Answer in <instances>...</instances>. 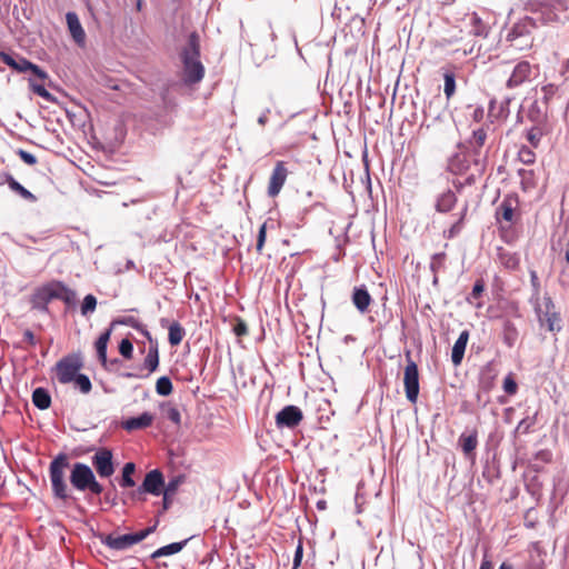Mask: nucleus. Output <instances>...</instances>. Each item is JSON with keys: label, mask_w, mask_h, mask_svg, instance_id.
<instances>
[{"label": "nucleus", "mask_w": 569, "mask_h": 569, "mask_svg": "<svg viewBox=\"0 0 569 569\" xmlns=\"http://www.w3.org/2000/svg\"><path fill=\"white\" fill-rule=\"evenodd\" d=\"M181 58L184 81L189 84L200 82L204 76V67L200 61V38L196 31L189 34L188 44L183 48Z\"/></svg>", "instance_id": "obj_1"}, {"label": "nucleus", "mask_w": 569, "mask_h": 569, "mask_svg": "<svg viewBox=\"0 0 569 569\" xmlns=\"http://www.w3.org/2000/svg\"><path fill=\"white\" fill-rule=\"evenodd\" d=\"M70 482L79 491L89 490L93 495H100L103 491V487L97 481L92 469L82 462L73 465Z\"/></svg>", "instance_id": "obj_2"}, {"label": "nucleus", "mask_w": 569, "mask_h": 569, "mask_svg": "<svg viewBox=\"0 0 569 569\" xmlns=\"http://www.w3.org/2000/svg\"><path fill=\"white\" fill-rule=\"evenodd\" d=\"M69 467V460L66 455H59L50 463V480L52 485V491L54 497L67 500L68 486L64 481L66 469Z\"/></svg>", "instance_id": "obj_3"}, {"label": "nucleus", "mask_w": 569, "mask_h": 569, "mask_svg": "<svg viewBox=\"0 0 569 569\" xmlns=\"http://www.w3.org/2000/svg\"><path fill=\"white\" fill-rule=\"evenodd\" d=\"M82 367L83 362L80 355L71 353L61 358L54 366L58 381L62 385L71 383Z\"/></svg>", "instance_id": "obj_4"}, {"label": "nucleus", "mask_w": 569, "mask_h": 569, "mask_svg": "<svg viewBox=\"0 0 569 569\" xmlns=\"http://www.w3.org/2000/svg\"><path fill=\"white\" fill-rule=\"evenodd\" d=\"M538 320L541 326H547L551 332L560 331V315L556 311V306L550 297H543L535 307Z\"/></svg>", "instance_id": "obj_5"}, {"label": "nucleus", "mask_w": 569, "mask_h": 569, "mask_svg": "<svg viewBox=\"0 0 569 569\" xmlns=\"http://www.w3.org/2000/svg\"><path fill=\"white\" fill-rule=\"evenodd\" d=\"M156 529V526L148 527L136 533H127L122 536L106 535L101 536V542L113 550H126L133 545L146 539Z\"/></svg>", "instance_id": "obj_6"}, {"label": "nucleus", "mask_w": 569, "mask_h": 569, "mask_svg": "<svg viewBox=\"0 0 569 569\" xmlns=\"http://www.w3.org/2000/svg\"><path fill=\"white\" fill-rule=\"evenodd\" d=\"M407 365L403 371V386L407 400L415 405L419 396V370L412 360L410 352H407Z\"/></svg>", "instance_id": "obj_7"}, {"label": "nucleus", "mask_w": 569, "mask_h": 569, "mask_svg": "<svg viewBox=\"0 0 569 569\" xmlns=\"http://www.w3.org/2000/svg\"><path fill=\"white\" fill-rule=\"evenodd\" d=\"M496 220L502 226H511L520 217L519 200L516 194H507L496 209Z\"/></svg>", "instance_id": "obj_8"}, {"label": "nucleus", "mask_w": 569, "mask_h": 569, "mask_svg": "<svg viewBox=\"0 0 569 569\" xmlns=\"http://www.w3.org/2000/svg\"><path fill=\"white\" fill-rule=\"evenodd\" d=\"M0 59L3 63L18 72L31 71L36 78H39L42 81L49 79L48 73L43 69L27 60L26 58H19V60H16L9 53L0 52Z\"/></svg>", "instance_id": "obj_9"}, {"label": "nucleus", "mask_w": 569, "mask_h": 569, "mask_svg": "<svg viewBox=\"0 0 569 569\" xmlns=\"http://www.w3.org/2000/svg\"><path fill=\"white\" fill-rule=\"evenodd\" d=\"M92 466L101 478H109L114 473L113 456L111 450L100 448L91 458Z\"/></svg>", "instance_id": "obj_10"}, {"label": "nucleus", "mask_w": 569, "mask_h": 569, "mask_svg": "<svg viewBox=\"0 0 569 569\" xmlns=\"http://www.w3.org/2000/svg\"><path fill=\"white\" fill-rule=\"evenodd\" d=\"M303 419V413L297 406H286L276 415V426L279 429L289 428L293 429L300 425Z\"/></svg>", "instance_id": "obj_11"}, {"label": "nucleus", "mask_w": 569, "mask_h": 569, "mask_svg": "<svg viewBox=\"0 0 569 569\" xmlns=\"http://www.w3.org/2000/svg\"><path fill=\"white\" fill-rule=\"evenodd\" d=\"M537 69L538 67L532 66L529 61L522 60L518 62L506 82L507 88L513 89L529 81Z\"/></svg>", "instance_id": "obj_12"}, {"label": "nucleus", "mask_w": 569, "mask_h": 569, "mask_svg": "<svg viewBox=\"0 0 569 569\" xmlns=\"http://www.w3.org/2000/svg\"><path fill=\"white\" fill-rule=\"evenodd\" d=\"M288 174L289 171L286 167V163L283 161H277L269 178L267 191L269 197L274 198L280 193L283 184L286 183Z\"/></svg>", "instance_id": "obj_13"}, {"label": "nucleus", "mask_w": 569, "mask_h": 569, "mask_svg": "<svg viewBox=\"0 0 569 569\" xmlns=\"http://www.w3.org/2000/svg\"><path fill=\"white\" fill-rule=\"evenodd\" d=\"M531 19H526L521 22L516 23L510 32L508 33V40L513 42L519 38H526L523 44H515L516 48L522 50L525 48H530L532 46V38L530 37L529 27H532Z\"/></svg>", "instance_id": "obj_14"}, {"label": "nucleus", "mask_w": 569, "mask_h": 569, "mask_svg": "<svg viewBox=\"0 0 569 569\" xmlns=\"http://www.w3.org/2000/svg\"><path fill=\"white\" fill-rule=\"evenodd\" d=\"M163 486V477L159 470H151L144 477V480L141 487L138 488V492H148L156 496L161 493V488Z\"/></svg>", "instance_id": "obj_15"}, {"label": "nucleus", "mask_w": 569, "mask_h": 569, "mask_svg": "<svg viewBox=\"0 0 569 569\" xmlns=\"http://www.w3.org/2000/svg\"><path fill=\"white\" fill-rule=\"evenodd\" d=\"M51 299H59L66 303H71L74 300L76 293L69 289L63 282L52 280L46 283Z\"/></svg>", "instance_id": "obj_16"}, {"label": "nucleus", "mask_w": 569, "mask_h": 569, "mask_svg": "<svg viewBox=\"0 0 569 569\" xmlns=\"http://www.w3.org/2000/svg\"><path fill=\"white\" fill-rule=\"evenodd\" d=\"M67 26L69 32L77 44L83 47L86 43V32L80 23L76 12H68L66 14Z\"/></svg>", "instance_id": "obj_17"}, {"label": "nucleus", "mask_w": 569, "mask_h": 569, "mask_svg": "<svg viewBox=\"0 0 569 569\" xmlns=\"http://www.w3.org/2000/svg\"><path fill=\"white\" fill-rule=\"evenodd\" d=\"M153 420H154L153 415H151L150 412H143L139 417H132V418H128V419L123 420L121 422V427L126 431L131 432L134 430L146 429V428L150 427L152 425Z\"/></svg>", "instance_id": "obj_18"}, {"label": "nucleus", "mask_w": 569, "mask_h": 569, "mask_svg": "<svg viewBox=\"0 0 569 569\" xmlns=\"http://www.w3.org/2000/svg\"><path fill=\"white\" fill-rule=\"evenodd\" d=\"M351 300L357 310L361 313L367 312L372 302V298L363 284L353 288Z\"/></svg>", "instance_id": "obj_19"}, {"label": "nucleus", "mask_w": 569, "mask_h": 569, "mask_svg": "<svg viewBox=\"0 0 569 569\" xmlns=\"http://www.w3.org/2000/svg\"><path fill=\"white\" fill-rule=\"evenodd\" d=\"M2 177L3 180L0 181V184L7 183L13 192L29 202H36L38 200L37 197L18 182L11 173H3Z\"/></svg>", "instance_id": "obj_20"}, {"label": "nucleus", "mask_w": 569, "mask_h": 569, "mask_svg": "<svg viewBox=\"0 0 569 569\" xmlns=\"http://www.w3.org/2000/svg\"><path fill=\"white\" fill-rule=\"evenodd\" d=\"M51 297L46 284L37 288L30 298L32 309L39 311H48V305L51 301Z\"/></svg>", "instance_id": "obj_21"}, {"label": "nucleus", "mask_w": 569, "mask_h": 569, "mask_svg": "<svg viewBox=\"0 0 569 569\" xmlns=\"http://www.w3.org/2000/svg\"><path fill=\"white\" fill-rule=\"evenodd\" d=\"M468 340L469 331H461L451 351V361L455 366H459L462 362Z\"/></svg>", "instance_id": "obj_22"}, {"label": "nucleus", "mask_w": 569, "mask_h": 569, "mask_svg": "<svg viewBox=\"0 0 569 569\" xmlns=\"http://www.w3.org/2000/svg\"><path fill=\"white\" fill-rule=\"evenodd\" d=\"M150 346L148 353L143 361V368L148 370V377L150 373L154 372L159 367V350H158V342L151 338V340H148Z\"/></svg>", "instance_id": "obj_23"}, {"label": "nucleus", "mask_w": 569, "mask_h": 569, "mask_svg": "<svg viewBox=\"0 0 569 569\" xmlns=\"http://www.w3.org/2000/svg\"><path fill=\"white\" fill-rule=\"evenodd\" d=\"M111 328L102 332L96 341L98 359L104 369H108L107 347L111 336Z\"/></svg>", "instance_id": "obj_24"}, {"label": "nucleus", "mask_w": 569, "mask_h": 569, "mask_svg": "<svg viewBox=\"0 0 569 569\" xmlns=\"http://www.w3.org/2000/svg\"><path fill=\"white\" fill-rule=\"evenodd\" d=\"M487 141V130L483 127L475 129L470 139L468 140V144L473 151L475 154H480L482 147Z\"/></svg>", "instance_id": "obj_25"}, {"label": "nucleus", "mask_w": 569, "mask_h": 569, "mask_svg": "<svg viewBox=\"0 0 569 569\" xmlns=\"http://www.w3.org/2000/svg\"><path fill=\"white\" fill-rule=\"evenodd\" d=\"M456 203H457V197H456L455 192L451 190H447L446 192H443L442 194L439 196L437 203H436V209L439 212L446 213V212H449L450 210H452L453 207L456 206Z\"/></svg>", "instance_id": "obj_26"}, {"label": "nucleus", "mask_w": 569, "mask_h": 569, "mask_svg": "<svg viewBox=\"0 0 569 569\" xmlns=\"http://www.w3.org/2000/svg\"><path fill=\"white\" fill-rule=\"evenodd\" d=\"M114 325H124L131 327L140 331L148 340H151V333L148 331L147 327L132 316H126L117 320H113L111 327H113Z\"/></svg>", "instance_id": "obj_27"}, {"label": "nucleus", "mask_w": 569, "mask_h": 569, "mask_svg": "<svg viewBox=\"0 0 569 569\" xmlns=\"http://www.w3.org/2000/svg\"><path fill=\"white\" fill-rule=\"evenodd\" d=\"M518 337H519V332H518L515 323L511 320H509V319H505L503 323H502V339H503V342L509 348H511L517 342Z\"/></svg>", "instance_id": "obj_28"}, {"label": "nucleus", "mask_w": 569, "mask_h": 569, "mask_svg": "<svg viewBox=\"0 0 569 569\" xmlns=\"http://www.w3.org/2000/svg\"><path fill=\"white\" fill-rule=\"evenodd\" d=\"M32 402L38 409L46 410L51 406V397L44 388H37L32 392Z\"/></svg>", "instance_id": "obj_29"}, {"label": "nucleus", "mask_w": 569, "mask_h": 569, "mask_svg": "<svg viewBox=\"0 0 569 569\" xmlns=\"http://www.w3.org/2000/svg\"><path fill=\"white\" fill-rule=\"evenodd\" d=\"M188 541H189V539H186L181 542H172L170 545L163 546V547L157 549L152 553L151 557L153 559H157L160 557H166V556H171V555L178 553L183 549V547L187 545Z\"/></svg>", "instance_id": "obj_30"}, {"label": "nucleus", "mask_w": 569, "mask_h": 569, "mask_svg": "<svg viewBox=\"0 0 569 569\" xmlns=\"http://www.w3.org/2000/svg\"><path fill=\"white\" fill-rule=\"evenodd\" d=\"M459 442L466 456L472 453L478 446L477 430H473L470 435H461Z\"/></svg>", "instance_id": "obj_31"}, {"label": "nucleus", "mask_w": 569, "mask_h": 569, "mask_svg": "<svg viewBox=\"0 0 569 569\" xmlns=\"http://www.w3.org/2000/svg\"><path fill=\"white\" fill-rule=\"evenodd\" d=\"M169 333H168V340L169 343L174 347L181 343L186 332L184 329L181 327V325L177 321L172 322L168 327Z\"/></svg>", "instance_id": "obj_32"}, {"label": "nucleus", "mask_w": 569, "mask_h": 569, "mask_svg": "<svg viewBox=\"0 0 569 569\" xmlns=\"http://www.w3.org/2000/svg\"><path fill=\"white\" fill-rule=\"evenodd\" d=\"M29 87L30 89L44 100L49 102H53L56 99L46 89L44 81L37 79H29Z\"/></svg>", "instance_id": "obj_33"}, {"label": "nucleus", "mask_w": 569, "mask_h": 569, "mask_svg": "<svg viewBox=\"0 0 569 569\" xmlns=\"http://www.w3.org/2000/svg\"><path fill=\"white\" fill-rule=\"evenodd\" d=\"M545 132L546 131L543 126L541 123H538L537 126H533L529 130H527L526 139L532 148H537Z\"/></svg>", "instance_id": "obj_34"}, {"label": "nucleus", "mask_w": 569, "mask_h": 569, "mask_svg": "<svg viewBox=\"0 0 569 569\" xmlns=\"http://www.w3.org/2000/svg\"><path fill=\"white\" fill-rule=\"evenodd\" d=\"M136 471V465L133 462H127L122 468V476L120 479V486L122 488H131L136 486L132 475Z\"/></svg>", "instance_id": "obj_35"}, {"label": "nucleus", "mask_w": 569, "mask_h": 569, "mask_svg": "<svg viewBox=\"0 0 569 569\" xmlns=\"http://www.w3.org/2000/svg\"><path fill=\"white\" fill-rule=\"evenodd\" d=\"M443 92L446 99L449 101L456 93V74L452 71L447 70L443 73Z\"/></svg>", "instance_id": "obj_36"}, {"label": "nucleus", "mask_w": 569, "mask_h": 569, "mask_svg": "<svg viewBox=\"0 0 569 569\" xmlns=\"http://www.w3.org/2000/svg\"><path fill=\"white\" fill-rule=\"evenodd\" d=\"M74 388L79 389L83 395H88L92 389V383L88 376L83 373H78V376L72 380Z\"/></svg>", "instance_id": "obj_37"}, {"label": "nucleus", "mask_w": 569, "mask_h": 569, "mask_svg": "<svg viewBox=\"0 0 569 569\" xmlns=\"http://www.w3.org/2000/svg\"><path fill=\"white\" fill-rule=\"evenodd\" d=\"M466 214H467V207L463 209L459 220L456 223H453L448 230H446L443 232V237L446 239H449V240L453 239L461 232Z\"/></svg>", "instance_id": "obj_38"}, {"label": "nucleus", "mask_w": 569, "mask_h": 569, "mask_svg": "<svg viewBox=\"0 0 569 569\" xmlns=\"http://www.w3.org/2000/svg\"><path fill=\"white\" fill-rule=\"evenodd\" d=\"M173 390L172 382L169 377H160L156 382V391L160 396H169Z\"/></svg>", "instance_id": "obj_39"}, {"label": "nucleus", "mask_w": 569, "mask_h": 569, "mask_svg": "<svg viewBox=\"0 0 569 569\" xmlns=\"http://www.w3.org/2000/svg\"><path fill=\"white\" fill-rule=\"evenodd\" d=\"M446 259H447V254L445 252L435 253L431 257V262H430L431 271L437 273L440 270H442L445 268Z\"/></svg>", "instance_id": "obj_40"}, {"label": "nucleus", "mask_w": 569, "mask_h": 569, "mask_svg": "<svg viewBox=\"0 0 569 569\" xmlns=\"http://www.w3.org/2000/svg\"><path fill=\"white\" fill-rule=\"evenodd\" d=\"M470 22L472 24V29L470 30L472 34L483 36L486 33V26L477 13L470 16Z\"/></svg>", "instance_id": "obj_41"}, {"label": "nucleus", "mask_w": 569, "mask_h": 569, "mask_svg": "<svg viewBox=\"0 0 569 569\" xmlns=\"http://www.w3.org/2000/svg\"><path fill=\"white\" fill-rule=\"evenodd\" d=\"M536 425V416L523 418L516 428V433L526 435L531 431V428Z\"/></svg>", "instance_id": "obj_42"}, {"label": "nucleus", "mask_w": 569, "mask_h": 569, "mask_svg": "<svg viewBox=\"0 0 569 569\" xmlns=\"http://www.w3.org/2000/svg\"><path fill=\"white\" fill-rule=\"evenodd\" d=\"M163 411L166 413V417L172 421L174 425L179 426L181 422V415L177 407L171 406L168 403L167 406H163Z\"/></svg>", "instance_id": "obj_43"}, {"label": "nucleus", "mask_w": 569, "mask_h": 569, "mask_svg": "<svg viewBox=\"0 0 569 569\" xmlns=\"http://www.w3.org/2000/svg\"><path fill=\"white\" fill-rule=\"evenodd\" d=\"M558 87L549 83L541 88L542 92V102L546 104V107L549 104V102L553 99V97L557 94ZM547 110L545 111V113Z\"/></svg>", "instance_id": "obj_44"}, {"label": "nucleus", "mask_w": 569, "mask_h": 569, "mask_svg": "<svg viewBox=\"0 0 569 569\" xmlns=\"http://www.w3.org/2000/svg\"><path fill=\"white\" fill-rule=\"evenodd\" d=\"M518 158L525 164H532L536 160V154L529 147L522 146L518 152Z\"/></svg>", "instance_id": "obj_45"}, {"label": "nucleus", "mask_w": 569, "mask_h": 569, "mask_svg": "<svg viewBox=\"0 0 569 569\" xmlns=\"http://www.w3.org/2000/svg\"><path fill=\"white\" fill-rule=\"evenodd\" d=\"M501 263L511 270H515L519 267V258L512 253H501L500 254Z\"/></svg>", "instance_id": "obj_46"}, {"label": "nucleus", "mask_w": 569, "mask_h": 569, "mask_svg": "<svg viewBox=\"0 0 569 569\" xmlns=\"http://www.w3.org/2000/svg\"><path fill=\"white\" fill-rule=\"evenodd\" d=\"M97 307V299L93 295H87L81 305V313L83 316L93 312Z\"/></svg>", "instance_id": "obj_47"}, {"label": "nucleus", "mask_w": 569, "mask_h": 569, "mask_svg": "<svg viewBox=\"0 0 569 569\" xmlns=\"http://www.w3.org/2000/svg\"><path fill=\"white\" fill-rule=\"evenodd\" d=\"M267 224H268V222L266 221L259 228V232H258V237H257V244H256V250L258 253H262V250L264 247L266 237H267Z\"/></svg>", "instance_id": "obj_48"}, {"label": "nucleus", "mask_w": 569, "mask_h": 569, "mask_svg": "<svg viewBox=\"0 0 569 569\" xmlns=\"http://www.w3.org/2000/svg\"><path fill=\"white\" fill-rule=\"evenodd\" d=\"M119 352L126 359H131L133 353V346L129 339H122L119 343Z\"/></svg>", "instance_id": "obj_49"}, {"label": "nucleus", "mask_w": 569, "mask_h": 569, "mask_svg": "<svg viewBox=\"0 0 569 569\" xmlns=\"http://www.w3.org/2000/svg\"><path fill=\"white\" fill-rule=\"evenodd\" d=\"M503 390L506 393L512 396L517 393L518 385L512 375H508L503 380Z\"/></svg>", "instance_id": "obj_50"}, {"label": "nucleus", "mask_w": 569, "mask_h": 569, "mask_svg": "<svg viewBox=\"0 0 569 569\" xmlns=\"http://www.w3.org/2000/svg\"><path fill=\"white\" fill-rule=\"evenodd\" d=\"M17 154L20 157V159L24 163H27L29 166H34L38 162L36 156H33L32 153H30V152H28V151H26L23 149L17 150Z\"/></svg>", "instance_id": "obj_51"}, {"label": "nucleus", "mask_w": 569, "mask_h": 569, "mask_svg": "<svg viewBox=\"0 0 569 569\" xmlns=\"http://www.w3.org/2000/svg\"><path fill=\"white\" fill-rule=\"evenodd\" d=\"M233 332L238 337L248 335L247 323L242 319L237 318L236 323L233 325Z\"/></svg>", "instance_id": "obj_52"}, {"label": "nucleus", "mask_w": 569, "mask_h": 569, "mask_svg": "<svg viewBox=\"0 0 569 569\" xmlns=\"http://www.w3.org/2000/svg\"><path fill=\"white\" fill-rule=\"evenodd\" d=\"M485 291V281L482 279H478L472 288L470 297L473 299H478L482 292Z\"/></svg>", "instance_id": "obj_53"}, {"label": "nucleus", "mask_w": 569, "mask_h": 569, "mask_svg": "<svg viewBox=\"0 0 569 569\" xmlns=\"http://www.w3.org/2000/svg\"><path fill=\"white\" fill-rule=\"evenodd\" d=\"M302 557H303V547H302V542L300 541L296 548L292 569H298V567L301 565Z\"/></svg>", "instance_id": "obj_54"}, {"label": "nucleus", "mask_w": 569, "mask_h": 569, "mask_svg": "<svg viewBox=\"0 0 569 569\" xmlns=\"http://www.w3.org/2000/svg\"><path fill=\"white\" fill-rule=\"evenodd\" d=\"M530 281L536 292H539L540 290V281L538 278V274L535 270L530 271Z\"/></svg>", "instance_id": "obj_55"}, {"label": "nucleus", "mask_w": 569, "mask_h": 569, "mask_svg": "<svg viewBox=\"0 0 569 569\" xmlns=\"http://www.w3.org/2000/svg\"><path fill=\"white\" fill-rule=\"evenodd\" d=\"M548 4L556 10H566V6L563 3V0H548Z\"/></svg>", "instance_id": "obj_56"}, {"label": "nucleus", "mask_w": 569, "mask_h": 569, "mask_svg": "<svg viewBox=\"0 0 569 569\" xmlns=\"http://www.w3.org/2000/svg\"><path fill=\"white\" fill-rule=\"evenodd\" d=\"M483 118V109L481 107H477L472 112V119L477 122L481 121Z\"/></svg>", "instance_id": "obj_57"}, {"label": "nucleus", "mask_w": 569, "mask_h": 569, "mask_svg": "<svg viewBox=\"0 0 569 569\" xmlns=\"http://www.w3.org/2000/svg\"><path fill=\"white\" fill-rule=\"evenodd\" d=\"M24 339L30 343V345H36V339H34V335L30 331V330H26L24 333Z\"/></svg>", "instance_id": "obj_58"}, {"label": "nucleus", "mask_w": 569, "mask_h": 569, "mask_svg": "<svg viewBox=\"0 0 569 569\" xmlns=\"http://www.w3.org/2000/svg\"><path fill=\"white\" fill-rule=\"evenodd\" d=\"M479 569H492V563L490 560L483 559Z\"/></svg>", "instance_id": "obj_59"}, {"label": "nucleus", "mask_w": 569, "mask_h": 569, "mask_svg": "<svg viewBox=\"0 0 569 569\" xmlns=\"http://www.w3.org/2000/svg\"><path fill=\"white\" fill-rule=\"evenodd\" d=\"M122 377L131 379V378H142L143 376H139V375L133 373V372H124V373H122Z\"/></svg>", "instance_id": "obj_60"}, {"label": "nucleus", "mask_w": 569, "mask_h": 569, "mask_svg": "<svg viewBox=\"0 0 569 569\" xmlns=\"http://www.w3.org/2000/svg\"><path fill=\"white\" fill-rule=\"evenodd\" d=\"M526 569H543L541 565L529 563Z\"/></svg>", "instance_id": "obj_61"}, {"label": "nucleus", "mask_w": 569, "mask_h": 569, "mask_svg": "<svg viewBox=\"0 0 569 569\" xmlns=\"http://www.w3.org/2000/svg\"><path fill=\"white\" fill-rule=\"evenodd\" d=\"M499 569H513L512 565L508 562H502L499 567Z\"/></svg>", "instance_id": "obj_62"}, {"label": "nucleus", "mask_w": 569, "mask_h": 569, "mask_svg": "<svg viewBox=\"0 0 569 569\" xmlns=\"http://www.w3.org/2000/svg\"><path fill=\"white\" fill-rule=\"evenodd\" d=\"M496 101L491 100L489 103V117L492 114L493 108H495Z\"/></svg>", "instance_id": "obj_63"}, {"label": "nucleus", "mask_w": 569, "mask_h": 569, "mask_svg": "<svg viewBox=\"0 0 569 569\" xmlns=\"http://www.w3.org/2000/svg\"><path fill=\"white\" fill-rule=\"evenodd\" d=\"M266 121H267V117L266 116H261L258 119L259 124H262V126L266 123Z\"/></svg>", "instance_id": "obj_64"}]
</instances>
